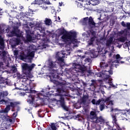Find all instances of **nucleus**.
I'll use <instances>...</instances> for the list:
<instances>
[{"mask_svg": "<svg viewBox=\"0 0 130 130\" xmlns=\"http://www.w3.org/2000/svg\"><path fill=\"white\" fill-rule=\"evenodd\" d=\"M35 55V52L31 51L29 53H28L27 55H20L19 56V58L21 60H25V59H29V58H33Z\"/></svg>", "mask_w": 130, "mask_h": 130, "instance_id": "11", "label": "nucleus"}, {"mask_svg": "<svg viewBox=\"0 0 130 130\" xmlns=\"http://www.w3.org/2000/svg\"><path fill=\"white\" fill-rule=\"evenodd\" d=\"M107 126L108 127V130H119L118 129H114L113 128V126H111V125H110V123L108 122H107Z\"/></svg>", "mask_w": 130, "mask_h": 130, "instance_id": "26", "label": "nucleus"}, {"mask_svg": "<svg viewBox=\"0 0 130 130\" xmlns=\"http://www.w3.org/2000/svg\"><path fill=\"white\" fill-rule=\"evenodd\" d=\"M28 77L26 76L25 78H23L22 80V83H24L25 86V90L26 91H30V93H35L36 91L32 90V88L30 86V83H32L31 80L29 79Z\"/></svg>", "mask_w": 130, "mask_h": 130, "instance_id": "10", "label": "nucleus"}, {"mask_svg": "<svg viewBox=\"0 0 130 130\" xmlns=\"http://www.w3.org/2000/svg\"><path fill=\"white\" fill-rule=\"evenodd\" d=\"M76 52H79V53H81V52H83V50H78Z\"/></svg>", "mask_w": 130, "mask_h": 130, "instance_id": "57", "label": "nucleus"}, {"mask_svg": "<svg viewBox=\"0 0 130 130\" xmlns=\"http://www.w3.org/2000/svg\"><path fill=\"white\" fill-rule=\"evenodd\" d=\"M125 119H126V120H129V121L130 120V111L129 110H127Z\"/></svg>", "mask_w": 130, "mask_h": 130, "instance_id": "28", "label": "nucleus"}, {"mask_svg": "<svg viewBox=\"0 0 130 130\" xmlns=\"http://www.w3.org/2000/svg\"><path fill=\"white\" fill-rule=\"evenodd\" d=\"M4 3V4H5V5H7V6H8V5H10V3H8V2L6 0H5Z\"/></svg>", "mask_w": 130, "mask_h": 130, "instance_id": "53", "label": "nucleus"}, {"mask_svg": "<svg viewBox=\"0 0 130 130\" xmlns=\"http://www.w3.org/2000/svg\"><path fill=\"white\" fill-rule=\"evenodd\" d=\"M26 38L27 41H32V36H31V30L27 29L25 30Z\"/></svg>", "mask_w": 130, "mask_h": 130, "instance_id": "17", "label": "nucleus"}, {"mask_svg": "<svg viewBox=\"0 0 130 130\" xmlns=\"http://www.w3.org/2000/svg\"><path fill=\"white\" fill-rule=\"evenodd\" d=\"M121 46H122V45H118L117 46V47H118L119 48H120V47H121Z\"/></svg>", "mask_w": 130, "mask_h": 130, "instance_id": "64", "label": "nucleus"}, {"mask_svg": "<svg viewBox=\"0 0 130 130\" xmlns=\"http://www.w3.org/2000/svg\"><path fill=\"white\" fill-rule=\"evenodd\" d=\"M103 100L99 99L96 102H95V105H100L101 103H103Z\"/></svg>", "mask_w": 130, "mask_h": 130, "instance_id": "37", "label": "nucleus"}, {"mask_svg": "<svg viewBox=\"0 0 130 130\" xmlns=\"http://www.w3.org/2000/svg\"><path fill=\"white\" fill-rule=\"evenodd\" d=\"M96 39V35L93 32L91 33V36L90 37V39L89 41L88 42L87 47L88 46H94L93 45L94 43V41H95V40Z\"/></svg>", "mask_w": 130, "mask_h": 130, "instance_id": "14", "label": "nucleus"}, {"mask_svg": "<svg viewBox=\"0 0 130 130\" xmlns=\"http://www.w3.org/2000/svg\"><path fill=\"white\" fill-rule=\"evenodd\" d=\"M125 14H128V15H129V17H130V12H125Z\"/></svg>", "mask_w": 130, "mask_h": 130, "instance_id": "63", "label": "nucleus"}, {"mask_svg": "<svg viewBox=\"0 0 130 130\" xmlns=\"http://www.w3.org/2000/svg\"><path fill=\"white\" fill-rule=\"evenodd\" d=\"M44 22L47 26H50V25L52 24V21H51V19L49 18H46Z\"/></svg>", "mask_w": 130, "mask_h": 130, "instance_id": "23", "label": "nucleus"}, {"mask_svg": "<svg viewBox=\"0 0 130 130\" xmlns=\"http://www.w3.org/2000/svg\"><path fill=\"white\" fill-rule=\"evenodd\" d=\"M82 36H84V37H86L87 38L90 37V34L88 32V30L86 31V32H84L82 34Z\"/></svg>", "mask_w": 130, "mask_h": 130, "instance_id": "35", "label": "nucleus"}, {"mask_svg": "<svg viewBox=\"0 0 130 130\" xmlns=\"http://www.w3.org/2000/svg\"><path fill=\"white\" fill-rule=\"evenodd\" d=\"M113 39L112 38H110L107 41V43L106 44V46H108V47H110L111 44H112V41Z\"/></svg>", "mask_w": 130, "mask_h": 130, "instance_id": "24", "label": "nucleus"}, {"mask_svg": "<svg viewBox=\"0 0 130 130\" xmlns=\"http://www.w3.org/2000/svg\"><path fill=\"white\" fill-rule=\"evenodd\" d=\"M90 121L93 122V123H96L98 124H103L105 122V119L103 118V116H100L98 117L96 112L91 111L90 113L89 116L88 117Z\"/></svg>", "mask_w": 130, "mask_h": 130, "instance_id": "5", "label": "nucleus"}, {"mask_svg": "<svg viewBox=\"0 0 130 130\" xmlns=\"http://www.w3.org/2000/svg\"><path fill=\"white\" fill-rule=\"evenodd\" d=\"M91 103H92V104H93V105H95L96 100L95 99H92V100L91 101Z\"/></svg>", "mask_w": 130, "mask_h": 130, "instance_id": "48", "label": "nucleus"}, {"mask_svg": "<svg viewBox=\"0 0 130 130\" xmlns=\"http://www.w3.org/2000/svg\"><path fill=\"white\" fill-rule=\"evenodd\" d=\"M121 24L123 27H126V23L124 21H122Z\"/></svg>", "mask_w": 130, "mask_h": 130, "instance_id": "47", "label": "nucleus"}, {"mask_svg": "<svg viewBox=\"0 0 130 130\" xmlns=\"http://www.w3.org/2000/svg\"><path fill=\"white\" fill-rule=\"evenodd\" d=\"M108 104H107V105H109V104H111V105H113V101L110 100V102H109Z\"/></svg>", "mask_w": 130, "mask_h": 130, "instance_id": "49", "label": "nucleus"}, {"mask_svg": "<svg viewBox=\"0 0 130 130\" xmlns=\"http://www.w3.org/2000/svg\"><path fill=\"white\" fill-rule=\"evenodd\" d=\"M8 36L9 37H13L14 36H17V37H19V36L17 34V32L16 30H12L8 34Z\"/></svg>", "mask_w": 130, "mask_h": 130, "instance_id": "20", "label": "nucleus"}, {"mask_svg": "<svg viewBox=\"0 0 130 130\" xmlns=\"http://www.w3.org/2000/svg\"><path fill=\"white\" fill-rule=\"evenodd\" d=\"M100 66H108V64L105 63L104 60H103V61L100 62Z\"/></svg>", "mask_w": 130, "mask_h": 130, "instance_id": "44", "label": "nucleus"}, {"mask_svg": "<svg viewBox=\"0 0 130 130\" xmlns=\"http://www.w3.org/2000/svg\"><path fill=\"white\" fill-rule=\"evenodd\" d=\"M8 95H9V93L8 92V91H4L3 93V96L4 97H7V96H8Z\"/></svg>", "mask_w": 130, "mask_h": 130, "instance_id": "43", "label": "nucleus"}, {"mask_svg": "<svg viewBox=\"0 0 130 130\" xmlns=\"http://www.w3.org/2000/svg\"><path fill=\"white\" fill-rule=\"evenodd\" d=\"M27 102L28 103H29V104H31V106H33L34 107H36V104L34 103V98H32L31 100H27Z\"/></svg>", "mask_w": 130, "mask_h": 130, "instance_id": "22", "label": "nucleus"}, {"mask_svg": "<svg viewBox=\"0 0 130 130\" xmlns=\"http://www.w3.org/2000/svg\"><path fill=\"white\" fill-rule=\"evenodd\" d=\"M111 112H116V111H118V109L115 108L114 109L113 107H111Z\"/></svg>", "mask_w": 130, "mask_h": 130, "instance_id": "41", "label": "nucleus"}, {"mask_svg": "<svg viewBox=\"0 0 130 130\" xmlns=\"http://www.w3.org/2000/svg\"><path fill=\"white\" fill-rule=\"evenodd\" d=\"M45 4H46V5H51V4L50 3V2H49V0H47V1H46Z\"/></svg>", "mask_w": 130, "mask_h": 130, "instance_id": "51", "label": "nucleus"}, {"mask_svg": "<svg viewBox=\"0 0 130 130\" xmlns=\"http://www.w3.org/2000/svg\"><path fill=\"white\" fill-rule=\"evenodd\" d=\"M63 33H64V31H63V30H61L60 31V34L61 35H62V34H63Z\"/></svg>", "mask_w": 130, "mask_h": 130, "instance_id": "58", "label": "nucleus"}, {"mask_svg": "<svg viewBox=\"0 0 130 130\" xmlns=\"http://www.w3.org/2000/svg\"><path fill=\"white\" fill-rule=\"evenodd\" d=\"M98 76L100 77H102V75H101V73H98Z\"/></svg>", "mask_w": 130, "mask_h": 130, "instance_id": "61", "label": "nucleus"}, {"mask_svg": "<svg viewBox=\"0 0 130 130\" xmlns=\"http://www.w3.org/2000/svg\"><path fill=\"white\" fill-rule=\"evenodd\" d=\"M11 71H13V73H17V66H12Z\"/></svg>", "mask_w": 130, "mask_h": 130, "instance_id": "38", "label": "nucleus"}, {"mask_svg": "<svg viewBox=\"0 0 130 130\" xmlns=\"http://www.w3.org/2000/svg\"><path fill=\"white\" fill-rule=\"evenodd\" d=\"M80 23H81L82 25H83L85 26L84 27V31H89V27H88V25H91V26H95L96 25V23L94 22V20H93V18L92 17H86L84 18L83 19H81L80 20Z\"/></svg>", "mask_w": 130, "mask_h": 130, "instance_id": "6", "label": "nucleus"}, {"mask_svg": "<svg viewBox=\"0 0 130 130\" xmlns=\"http://www.w3.org/2000/svg\"><path fill=\"white\" fill-rule=\"evenodd\" d=\"M79 69V72L80 73H82V74H84L85 72H89L90 71V67H89V69L87 68V67L85 66H80Z\"/></svg>", "mask_w": 130, "mask_h": 130, "instance_id": "15", "label": "nucleus"}, {"mask_svg": "<svg viewBox=\"0 0 130 130\" xmlns=\"http://www.w3.org/2000/svg\"><path fill=\"white\" fill-rule=\"evenodd\" d=\"M59 84L61 86V88H58L57 89V91L60 96L59 101L62 108L64 110H66V111H69V108H67V106H66V104H64V98H63V96H67V95H66V87H67V85H66L67 84V82L64 81L60 82Z\"/></svg>", "mask_w": 130, "mask_h": 130, "instance_id": "3", "label": "nucleus"}, {"mask_svg": "<svg viewBox=\"0 0 130 130\" xmlns=\"http://www.w3.org/2000/svg\"><path fill=\"white\" fill-rule=\"evenodd\" d=\"M5 48V44L4 43V39L0 36V58L1 59H5V57L7 56V52L3 51Z\"/></svg>", "mask_w": 130, "mask_h": 130, "instance_id": "9", "label": "nucleus"}, {"mask_svg": "<svg viewBox=\"0 0 130 130\" xmlns=\"http://www.w3.org/2000/svg\"><path fill=\"white\" fill-rule=\"evenodd\" d=\"M31 5H42V2H41V0H35L31 3Z\"/></svg>", "mask_w": 130, "mask_h": 130, "instance_id": "29", "label": "nucleus"}, {"mask_svg": "<svg viewBox=\"0 0 130 130\" xmlns=\"http://www.w3.org/2000/svg\"><path fill=\"white\" fill-rule=\"evenodd\" d=\"M74 84L75 86H76V88L78 89H79L80 90H83V87L81 84V80H80L79 82H75Z\"/></svg>", "mask_w": 130, "mask_h": 130, "instance_id": "21", "label": "nucleus"}, {"mask_svg": "<svg viewBox=\"0 0 130 130\" xmlns=\"http://www.w3.org/2000/svg\"><path fill=\"white\" fill-rule=\"evenodd\" d=\"M48 70L50 72H53L52 74V77L53 79H58L60 81H63L62 80V78L59 76V74L58 73V69H57V67L56 66H50L48 67Z\"/></svg>", "mask_w": 130, "mask_h": 130, "instance_id": "8", "label": "nucleus"}, {"mask_svg": "<svg viewBox=\"0 0 130 130\" xmlns=\"http://www.w3.org/2000/svg\"><path fill=\"white\" fill-rule=\"evenodd\" d=\"M107 67H108V66H100V69H103V68H107Z\"/></svg>", "mask_w": 130, "mask_h": 130, "instance_id": "54", "label": "nucleus"}, {"mask_svg": "<svg viewBox=\"0 0 130 130\" xmlns=\"http://www.w3.org/2000/svg\"><path fill=\"white\" fill-rule=\"evenodd\" d=\"M113 67V66H111L110 67V70H109L108 71V73H109V75H113V72L112 71V70H112V67Z\"/></svg>", "mask_w": 130, "mask_h": 130, "instance_id": "39", "label": "nucleus"}, {"mask_svg": "<svg viewBox=\"0 0 130 130\" xmlns=\"http://www.w3.org/2000/svg\"><path fill=\"white\" fill-rule=\"evenodd\" d=\"M127 47H128V45H127V44H125L124 46V48H127Z\"/></svg>", "mask_w": 130, "mask_h": 130, "instance_id": "62", "label": "nucleus"}, {"mask_svg": "<svg viewBox=\"0 0 130 130\" xmlns=\"http://www.w3.org/2000/svg\"><path fill=\"white\" fill-rule=\"evenodd\" d=\"M105 107H107V106H106L105 105V103H104L103 102V103H101V105L99 106V108L101 111H103V110H104V109H105Z\"/></svg>", "mask_w": 130, "mask_h": 130, "instance_id": "25", "label": "nucleus"}, {"mask_svg": "<svg viewBox=\"0 0 130 130\" xmlns=\"http://www.w3.org/2000/svg\"><path fill=\"white\" fill-rule=\"evenodd\" d=\"M115 63H119V64H123L124 63V61H120V60H116L114 61L111 60L109 62V64L110 66H116V64Z\"/></svg>", "mask_w": 130, "mask_h": 130, "instance_id": "16", "label": "nucleus"}, {"mask_svg": "<svg viewBox=\"0 0 130 130\" xmlns=\"http://www.w3.org/2000/svg\"><path fill=\"white\" fill-rule=\"evenodd\" d=\"M76 4L77 5L78 8H83V3L76 2Z\"/></svg>", "mask_w": 130, "mask_h": 130, "instance_id": "40", "label": "nucleus"}, {"mask_svg": "<svg viewBox=\"0 0 130 130\" xmlns=\"http://www.w3.org/2000/svg\"><path fill=\"white\" fill-rule=\"evenodd\" d=\"M80 82H81V84L82 86V89H85V88H86L88 84H87V83L85 82L84 81L82 80H80Z\"/></svg>", "mask_w": 130, "mask_h": 130, "instance_id": "32", "label": "nucleus"}, {"mask_svg": "<svg viewBox=\"0 0 130 130\" xmlns=\"http://www.w3.org/2000/svg\"><path fill=\"white\" fill-rule=\"evenodd\" d=\"M91 54L93 55V57H96L97 56V55L93 52H92Z\"/></svg>", "mask_w": 130, "mask_h": 130, "instance_id": "55", "label": "nucleus"}, {"mask_svg": "<svg viewBox=\"0 0 130 130\" xmlns=\"http://www.w3.org/2000/svg\"><path fill=\"white\" fill-rule=\"evenodd\" d=\"M17 78H18V79H22L23 80V79H25L26 78V75H25L24 73L23 74H20V73H18Z\"/></svg>", "mask_w": 130, "mask_h": 130, "instance_id": "30", "label": "nucleus"}, {"mask_svg": "<svg viewBox=\"0 0 130 130\" xmlns=\"http://www.w3.org/2000/svg\"><path fill=\"white\" fill-rule=\"evenodd\" d=\"M81 2L82 3H84V5H87V6H90V5H92V6L97 5V3H96L97 1L96 0H81Z\"/></svg>", "mask_w": 130, "mask_h": 130, "instance_id": "13", "label": "nucleus"}, {"mask_svg": "<svg viewBox=\"0 0 130 130\" xmlns=\"http://www.w3.org/2000/svg\"><path fill=\"white\" fill-rule=\"evenodd\" d=\"M102 100L103 102H104V103H106V104H107L108 102H109L111 100V96L107 97L106 98V99H104Z\"/></svg>", "mask_w": 130, "mask_h": 130, "instance_id": "27", "label": "nucleus"}, {"mask_svg": "<svg viewBox=\"0 0 130 130\" xmlns=\"http://www.w3.org/2000/svg\"><path fill=\"white\" fill-rule=\"evenodd\" d=\"M73 118L75 119L76 118H80V115H76L74 116H73Z\"/></svg>", "mask_w": 130, "mask_h": 130, "instance_id": "50", "label": "nucleus"}, {"mask_svg": "<svg viewBox=\"0 0 130 130\" xmlns=\"http://www.w3.org/2000/svg\"><path fill=\"white\" fill-rule=\"evenodd\" d=\"M126 27L127 28H125L123 30H122L120 31L117 32V35L118 37L117 39L118 42H122L123 43L126 41L127 39V35H129V30H130V23L127 22L126 23Z\"/></svg>", "mask_w": 130, "mask_h": 130, "instance_id": "4", "label": "nucleus"}, {"mask_svg": "<svg viewBox=\"0 0 130 130\" xmlns=\"http://www.w3.org/2000/svg\"><path fill=\"white\" fill-rule=\"evenodd\" d=\"M89 99V96H88L87 95H83V96L82 97V99H81L80 101L81 102L85 105L86 104V102H87V100Z\"/></svg>", "mask_w": 130, "mask_h": 130, "instance_id": "19", "label": "nucleus"}, {"mask_svg": "<svg viewBox=\"0 0 130 130\" xmlns=\"http://www.w3.org/2000/svg\"><path fill=\"white\" fill-rule=\"evenodd\" d=\"M85 62L87 63V66H90L91 64V62L92 60H91V59L86 58L85 60Z\"/></svg>", "mask_w": 130, "mask_h": 130, "instance_id": "34", "label": "nucleus"}, {"mask_svg": "<svg viewBox=\"0 0 130 130\" xmlns=\"http://www.w3.org/2000/svg\"><path fill=\"white\" fill-rule=\"evenodd\" d=\"M11 110V106L8 105L6 106V108L4 110V112L5 113H8L9 111Z\"/></svg>", "mask_w": 130, "mask_h": 130, "instance_id": "31", "label": "nucleus"}, {"mask_svg": "<svg viewBox=\"0 0 130 130\" xmlns=\"http://www.w3.org/2000/svg\"><path fill=\"white\" fill-rule=\"evenodd\" d=\"M6 121H9V122H13V119H12L11 118H7Z\"/></svg>", "mask_w": 130, "mask_h": 130, "instance_id": "45", "label": "nucleus"}, {"mask_svg": "<svg viewBox=\"0 0 130 130\" xmlns=\"http://www.w3.org/2000/svg\"><path fill=\"white\" fill-rule=\"evenodd\" d=\"M126 111L127 110H122L117 114H119L122 118L125 119V117H126Z\"/></svg>", "mask_w": 130, "mask_h": 130, "instance_id": "18", "label": "nucleus"}, {"mask_svg": "<svg viewBox=\"0 0 130 130\" xmlns=\"http://www.w3.org/2000/svg\"><path fill=\"white\" fill-rule=\"evenodd\" d=\"M109 78H110V75H106V80H108V79H109Z\"/></svg>", "mask_w": 130, "mask_h": 130, "instance_id": "52", "label": "nucleus"}, {"mask_svg": "<svg viewBox=\"0 0 130 130\" xmlns=\"http://www.w3.org/2000/svg\"><path fill=\"white\" fill-rule=\"evenodd\" d=\"M87 130H92V129L90 128V125L88 124L87 127Z\"/></svg>", "mask_w": 130, "mask_h": 130, "instance_id": "56", "label": "nucleus"}, {"mask_svg": "<svg viewBox=\"0 0 130 130\" xmlns=\"http://www.w3.org/2000/svg\"><path fill=\"white\" fill-rule=\"evenodd\" d=\"M16 113H14L13 114V116H14V117H17V114H16Z\"/></svg>", "mask_w": 130, "mask_h": 130, "instance_id": "60", "label": "nucleus"}, {"mask_svg": "<svg viewBox=\"0 0 130 130\" xmlns=\"http://www.w3.org/2000/svg\"><path fill=\"white\" fill-rule=\"evenodd\" d=\"M116 59H121L122 58L120 57V55L119 54H117L116 55Z\"/></svg>", "mask_w": 130, "mask_h": 130, "instance_id": "46", "label": "nucleus"}, {"mask_svg": "<svg viewBox=\"0 0 130 130\" xmlns=\"http://www.w3.org/2000/svg\"><path fill=\"white\" fill-rule=\"evenodd\" d=\"M19 104V103L18 102H11L10 103V107H12V108H15L17 105Z\"/></svg>", "mask_w": 130, "mask_h": 130, "instance_id": "33", "label": "nucleus"}, {"mask_svg": "<svg viewBox=\"0 0 130 130\" xmlns=\"http://www.w3.org/2000/svg\"><path fill=\"white\" fill-rule=\"evenodd\" d=\"M67 55H68L64 52H58L56 54L57 61H53L51 59H49L45 62V64L47 66H57V64H59V66H67L64 59Z\"/></svg>", "mask_w": 130, "mask_h": 130, "instance_id": "2", "label": "nucleus"}, {"mask_svg": "<svg viewBox=\"0 0 130 130\" xmlns=\"http://www.w3.org/2000/svg\"><path fill=\"white\" fill-rule=\"evenodd\" d=\"M35 66H22V72L26 76V77H28L29 79H32L33 77V75L31 72L34 69Z\"/></svg>", "mask_w": 130, "mask_h": 130, "instance_id": "7", "label": "nucleus"}, {"mask_svg": "<svg viewBox=\"0 0 130 130\" xmlns=\"http://www.w3.org/2000/svg\"><path fill=\"white\" fill-rule=\"evenodd\" d=\"M4 102H5V103L6 104L9 103V101H6V100L3 99V100H1L0 101V104H3V103H4Z\"/></svg>", "mask_w": 130, "mask_h": 130, "instance_id": "42", "label": "nucleus"}, {"mask_svg": "<svg viewBox=\"0 0 130 130\" xmlns=\"http://www.w3.org/2000/svg\"><path fill=\"white\" fill-rule=\"evenodd\" d=\"M117 113H116L115 114H113L111 115L112 118V122L113 123H115L116 124V127L117 129L119 130H124V129H121L120 127L119 126V125L118 124V123H117V119L116 118V116L117 115Z\"/></svg>", "mask_w": 130, "mask_h": 130, "instance_id": "12", "label": "nucleus"}, {"mask_svg": "<svg viewBox=\"0 0 130 130\" xmlns=\"http://www.w3.org/2000/svg\"><path fill=\"white\" fill-rule=\"evenodd\" d=\"M100 17L98 18V20H101V17H102V15L101 14V13H100Z\"/></svg>", "mask_w": 130, "mask_h": 130, "instance_id": "59", "label": "nucleus"}, {"mask_svg": "<svg viewBox=\"0 0 130 130\" xmlns=\"http://www.w3.org/2000/svg\"><path fill=\"white\" fill-rule=\"evenodd\" d=\"M61 39L65 43L73 44V47H78L79 42L77 40V32L71 30L67 35H63Z\"/></svg>", "mask_w": 130, "mask_h": 130, "instance_id": "1", "label": "nucleus"}, {"mask_svg": "<svg viewBox=\"0 0 130 130\" xmlns=\"http://www.w3.org/2000/svg\"><path fill=\"white\" fill-rule=\"evenodd\" d=\"M37 30H39L41 33H43V32L44 31L43 28L40 27V25H39V26H37Z\"/></svg>", "mask_w": 130, "mask_h": 130, "instance_id": "36", "label": "nucleus"}]
</instances>
